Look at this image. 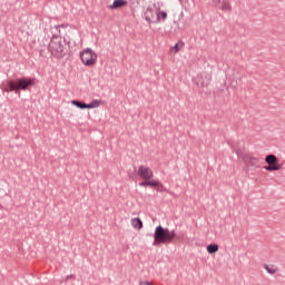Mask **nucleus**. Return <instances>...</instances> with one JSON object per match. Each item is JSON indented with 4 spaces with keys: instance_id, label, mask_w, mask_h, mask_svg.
I'll list each match as a JSON object with an SVG mask.
<instances>
[{
    "instance_id": "6ab92c4d",
    "label": "nucleus",
    "mask_w": 285,
    "mask_h": 285,
    "mask_svg": "<svg viewBox=\"0 0 285 285\" xmlns=\"http://www.w3.org/2000/svg\"><path fill=\"white\" fill-rule=\"evenodd\" d=\"M139 285H154V284L148 281H142L139 283Z\"/></svg>"
},
{
    "instance_id": "7ed1b4c3",
    "label": "nucleus",
    "mask_w": 285,
    "mask_h": 285,
    "mask_svg": "<svg viewBox=\"0 0 285 285\" xmlns=\"http://www.w3.org/2000/svg\"><path fill=\"white\" fill-rule=\"evenodd\" d=\"M48 50L52 57L61 59L66 56V43L62 37L52 36L48 45Z\"/></svg>"
},
{
    "instance_id": "39448f33",
    "label": "nucleus",
    "mask_w": 285,
    "mask_h": 285,
    "mask_svg": "<svg viewBox=\"0 0 285 285\" xmlns=\"http://www.w3.org/2000/svg\"><path fill=\"white\" fill-rule=\"evenodd\" d=\"M79 58L85 68H95L97 63V53L91 48H85L82 51H80Z\"/></svg>"
},
{
    "instance_id": "f8f14e48",
    "label": "nucleus",
    "mask_w": 285,
    "mask_h": 285,
    "mask_svg": "<svg viewBox=\"0 0 285 285\" xmlns=\"http://www.w3.org/2000/svg\"><path fill=\"white\" fill-rule=\"evenodd\" d=\"M130 224L134 230H141V228H144V222L138 217L131 218Z\"/></svg>"
},
{
    "instance_id": "f257e3e1",
    "label": "nucleus",
    "mask_w": 285,
    "mask_h": 285,
    "mask_svg": "<svg viewBox=\"0 0 285 285\" xmlns=\"http://www.w3.org/2000/svg\"><path fill=\"white\" fill-rule=\"evenodd\" d=\"M161 8V2H149V4L145 6V9H142V19H145L149 24H159L165 22L168 18V13Z\"/></svg>"
},
{
    "instance_id": "423d86ee",
    "label": "nucleus",
    "mask_w": 285,
    "mask_h": 285,
    "mask_svg": "<svg viewBox=\"0 0 285 285\" xmlns=\"http://www.w3.org/2000/svg\"><path fill=\"white\" fill-rule=\"evenodd\" d=\"M265 163L267 166H264V169L269 173L279 171L282 169V165L277 163V157L275 155L265 156Z\"/></svg>"
},
{
    "instance_id": "4468645a",
    "label": "nucleus",
    "mask_w": 285,
    "mask_h": 285,
    "mask_svg": "<svg viewBox=\"0 0 285 285\" xmlns=\"http://www.w3.org/2000/svg\"><path fill=\"white\" fill-rule=\"evenodd\" d=\"M219 250V246L217 244H210L207 245V253L213 255V254H217Z\"/></svg>"
},
{
    "instance_id": "f3484780",
    "label": "nucleus",
    "mask_w": 285,
    "mask_h": 285,
    "mask_svg": "<svg viewBox=\"0 0 285 285\" xmlns=\"http://www.w3.org/2000/svg\"><path fill=\"white\" fill-rule=\"evenodd\" d=\"M58 29H60L59 30L60 32H61V30H65L66 32H69V33L72 31L71 27L65 26V24L59 26Z\"/></svg>"
},
{
    "instance_id": "9d476101",
    "label": "nucleus",
    "mask_w": 285,
    "mask_h": 285,
    "mask_svg": "<svg viewBox=\"0 0 285 285\" xmlns=\"http://www.w3.org/2000/svg\"><path fill=\"white\" fill-rule=\"evenodd\" d=\"M140 186L154 188L157 190H160L164 188L163 183H160V180H158V179H145V181H142V184H140Z\"/></svg>"
},
{
    "instance_id": "2eb2a0df",
    "label": "nucleus",
    "mask_w": 285,
    "mask_h": 285,
    "mask_svg": "<svg viewBox=\"0 0 285 285\" xmlns=\"http://www.w3.org/2000/svg\"><path fill=\"white\" fill-rule=\"evenodd\" d=\"M71 105L78 107L80 110L89 109V107H88L87 104H82V102L79 101V100H71Z\"/></svg>"
},
{
    "instance_id": "20e7f679",
    "label": "nucleus",
    "mask_w": 285,
    "mask_h": 285,
    "mask_svg": "<svg viewBox=\"0 0 285 285\" xmlns=\"http://www.w3.org/2000/svg\"><path fill=\"white\" fill-rule=\"evenodd\" d=\"M35 86V80L31 78H21L17 80H9L8 87H6L3 90L4 92H18L20 90H28L29 87Z\"/></svg>"
},
{
    "instance_id": "f03ea898",
    "label": "nucleus",
    "mask_w": 285,
    "mask_h": 285,
    "mask_svg": "<svg viewBox=\"0 0 285 285\" xmlns=\"http://www.w3.org/2000/svg\"><path fill=\"white\" fill-rule=\"evenodd\" d=\"M175 238H176L175 230H170L169 228H165L161 225H159L157 226V228H155L153 245L155 247H159L161 245L171 244L174 243Z\"/></svg>"
},
{
    "instance_id": "1a4fd4ad",
    "label": "nucleus",
    "mask_w": 285,
    "mask_h": 285,
    "mask_svg": "<svg viewBox=\"0 0 285 285\" xmlns=\"http://www.w3.org/2000/svg\"><path fill=\"white\" fill-rule=\"evenodd\" d=\"M214 7L223 12H230L232 6L227 0H214Z\"/></svg>"
},
{
    "instance_id": "ddd939ff",
    "label": "nucleus",
    "mask_w": 285,
    "mask_h": 285,
    "mask_svg": "<svg viewBox=\"0 0 285 285\" xmlns=\"http://www.w3.org/2000/svg\"><path fill=\"white\" fill-rule=\"evenodd\" d=\"M87 105H88L89 109H97V108H99L100 106L104 105V101L102 100H98V99H94V100H91V102H89Z\"/></svg>"
},
{
    "instance_id": "a211bd4d",
    "label": "nucleus",
    "mask_w": 285,
    "mask_h": 285,
    "mask_svg": "<svg viewBox=\"0 0 285 285\" xmlns=\"http://www.w3.org/2000/svg\"><path fill=\"white\" fill-rule=\"evenodd\" d=\"M179 50H180L179 45L176 43L175 47L170 49V55H178Z\"/></svg>"
},
{
    "instance_id": "0eeeda50",
    "label": "nucleus",
    "mask_w": 285,
    "mask_h": 285,
    "mask_svg": "<svg viewBox=\"0 0 285 285\" xmlns=\"http://www.w3.org/2000/svg\"><path fill=\"white\" fill-rule=\"evenodd\" d=\"M212 81H213V76L207 72L199 73L194 78L195 85H197V87L199 88L209 87Z\"/></svg>"
},
{
    "instance_id": "9b49d317",
    "label": "nucleus",
    "mask_w": 285,
    "mask_h": 285,
    "mask_svg": "<svg viewBox=\"0 0 285 285\" xmlns=\"http://www.w3.org/2000/svg\"><path fill=\"white\" fill-rule=\"evenodd\" d=\"M128 4L127 0H114V3L107 6L109 10H118L120 8H126Z\"/></svg>"
},
{
    "instance_id": "6e6552de",
    "label": "nucleus",
    "mask_w": 285,
    "mask_h": 285,
    "mask_svg": "<svg viewBox=\"0 0 285 285\" xmlns=\"http://www.w3.org/2000/svg\"><path fill=\"white\" fill-rule=\"evenodd\" d=\"M137 175L142 180H149L154 178V171L148 166H138Z\"/></svg>"
},
{
    "instance_id": "dca6fc26",
    "label": "nucleus",
    "mask_w": 285,
    "mask_h": 285,
    "mask_svg": "<svg viewBox=\"0 0 285 285\" xmlns=\"http://www.w3.org/2000/svg\"><path fill=\"white\" fill-rule=\"evenodd\" d=\"M265 271L269 274H275L277 272V267L275 265H265L264 266Z\"/></svg>"
}]
</instances>
